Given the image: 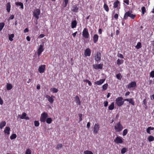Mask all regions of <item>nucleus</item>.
<instances>
[{
	"label": "nucleus",
	"mask_w": 154,
	"mask_h": 154,
	"mask_svg": "<svg viewBox=\"0 0 154 154\" xmlns=\"http://www.w3.org/2000/svg\"><path fill=\"white\" fill-rule=\"evenodd\" d=\"M115 130L116 132H120L122 131L123 127L120 122L117 123L114 126Z\"/></svg>",
	"instance_id": "1"
},
{
	"label": "nucleus",
	"mask_w": 154,
	"mask_h": 154,
	"mask_svg": "<svg viewBox=\"0 0 154 154\" xmlns=\"http://www.w3.org/2000/svg\"><path fill=\"white\" fill-rule=\"evenodd\" d=\"M131 11H128V12H126L125 14L123 19L126 20L127 19L128 17H130L131 19H133L134 18L135 16V15L132 14Z\"/></svg>",
	"instance_id": "2"
},
{
	"label": "nucleus",
	"mask_w": 154,
	"mask_h": 154,
	"mask_svg": "<svg viewBox=\"0 0 154 154\" xmlns=\"http://www.w3.org/2000/svg\"><path fill=\"white\" fill-rule=\"evenodd\" d=\"M48 117V114L45 112H43L41 115L40 120L42 122H45Z\"/></svg>",
	"instance_id": "3"
},
{
	"label": "nucleus",
	"mask_w": 154,
	"mask_h": 154,
	"mask_svg": "<svg viewBox=\"0 0 154 154\" xmlns=\"http://www.w3.org/2000/svg\"><path fill=\"white\" fill-rule=\"evenodd\" d=\"M123 99L122 97H118L116 100V104L119 106H120L122 105L124 103V100H123Z\"/></svg>",
	"instance_id": "4"
},
{
	"label": "nucleus",
	"mask_w": 154,
	"mask_h": 154,
	"mask_svg": "<svg viewBox=\"0 0 154 154\" xmlns=\"http://www.w3.org/2000/svg\"><path fill=\"white\" fill-rule=\"evenodd\" d=\"M33 13L34 17H35L37 19H38L40 14V10L39 9L37 8L33 12Z\"/></svg>",
	"instance_id": "5"
},
{
	"label": "nucleus",
	"mask_w": 154,
	"mask_h": 154,
	"mask_svg": "<svg viewBox=\"0 0 154 154\" xmlns=\"http://www.w3.org/2000/svg\"><path fill=\"white\" fill-rule=\"evenodd\" d=\"M82 35L84 38H88L89 36L88 30L86 28H85L83 31Z\"/></svg>",
	"instance_id": "6"
},
{
	"label": "nucleus",
	"mask_w": 154,
	"mask_h": 154,
	"mask_svg": "<svg viewBox=\"0 0 154 154\" xmlns=\"http://www.w3.org/2000/svg\"><path fill=\"white\" fill-rule=\"evenodd\" d=\"M122 138L120 136H117L114 140V142L117 144H122L123 143V141Z\"/></svg>",
	"instance_id": "7"
},
{
	"label": "nucleus",
	"mask_w": 154,
	"mask_h": 154,
	"mask_svg": "<svg viewBox=\"0 0 154 154\" xmlns=\"http://www.w3.org/2000/svg\"><path fill=\"white\" fill-rule=\"evenodd\" d=\"M94 132L95 134H97L100 129L99 125L98 123L95 124L94 127Z\"/></svg>",
	"instance_id": "8"
},
{
	"label": "nucleus",
	"mask_w": 154,
	"mask_h": 154,
	"mask_svg": "<svg viewBox=\"0 0 154 154\" xmlns=\"http://www.w3.org/2000/svg\"><path fill=\"white\" fill-rule=\"evenodd\" d=\"M43 46L44 44H41L39 45L37 52V54L39 57L44 50Z\"/></svg>",
	"instance_id": "9"
},
{
	"label": "nucleus",
	"mask_w": 154,
	"mask_h": 154,
	"mask_svg": "<svg viewBox=\"0 0 154 154\" xmlns=\"http://www.w3.org/2000/svg\"><path fill=\"white\" fill-rule=\"evenodd\" d=\"M101 54L99 52H97L95 56V60L96 61H100L101 60Z\"/></svg>",
	"instance_id": "10"
},
{
	"label": "nucleus",
	"mask_w": 154,
	"mask_h": 154,
	"mask_svg": "<svg viewBox=\"0 0 154 154\" xmlns=\"http://www.w3.org/2000/svg\"><path fill=\"white\" fill-rule=\"evenodd\" d=\"M45 65H41L39 67L38 69V71L40 73H42L45 72Z\"/></svg>",
	"instance_id": "11"
},
{
	"label": "nucleus",
	"mask_w": 154,
	"mask_h": 154,
	"mask_svg": "<svg viewBox=\"0 0 154 154\" xmlns=\"http://www.w3.org/2000/svg\"><path fill=\"white\" fill-rule=\"evenodd\" d=\"M124 101H128L129 103L131 104L133 106H134L135 105V102L133 98L125 99H124Z\"/></svg>",
	"instance_id": "12"
},
{
	"label": "nucleus",
	"mask_w": 154,
	"mask_h": 154,
	"mask_svg": "<svg viewBox=\"0 0 154 154\" xmlns=\"http://www.w3.org/2000/svg\"><path fill=\"white\" fill-rule=\"evenodd\" d=\"M91 50L89 48H87L85 51L84 52V55L86 56H89L91 55Z\"/></svg>",
	"instance_id": "13"
},
{
	"label": "nucleus",
	"mask_w": 154,
	"mask_h": 154,
	"mask_svg": "<svg viewBox=\"0 0 154 154\" xmlns=\"http://www.w3.org/2000/svg\"><path fill=\"white\" fill-rule=\"evenodd\" d=\"M103 64L100 63L98 64L93 65L94 68L95 69H102L103 68Z\"/></svg>",
	"instance_id": "14"
},
{
	"label": "nucleus",
	"mask_w": 154,
	"mask_h": 154,
	"mask_svg": "<svg viewBox=\"0 0 154 154\" xmlns=\"http://www.w3.org/2000/svg\"><path fill=\"white\" fill-rule=\"evenodd\" d=\"M136 82H131L128 85V88H131L134 87L136 86Z\"/></svg>",
	"instance_id": "15"
},
{
	"label": "nucleus",
	"mask_w": 154,
	"mask_h": 154,
	"mask_svg": "<svg viewBox=\"0 0 154 154\" xmlns=\"http://www.w3.org/2000/svg\"><path fill=\"white\" fill-rule=\"evenodd\" d=\"M45 97L51 103H53L54 99L48 95H46Z\"/></svg>",
	"instance_id": "16"
},
{
	"label": "nucleus",
	"mask_w": 154,
	"mask_h": 154,
	"mask_svg": "<svg viewBox=\"0 0 154 154\" xmlns=\"http://www.w3.org/2000/svg\"><path fill=\"white\" fill-rule=\"evenodd\" d=\"M105 80V79H100V80L95 82L94 83L97 85H100L104 82Z\"/></svg>",
	"instance_id": "17"
},
{
	"label": "nucleus",
	"mask_w": 154,
	"mask_h": 154,
	"mask_svg": "<svg viewBox=\"0 0 154 154\" xmlns=\"http://www.w3.org/2000/svg\"><path fill=\"white\" fill-rule=\"evenodd\" d=\"M10 128L8 127H6L4 130V132L5 134L9 135L10 134Z\"/></svg>",
	"instance_id": "18"
},
{
	"label": "nucleus",
	"mask_w": 154,
	"mask_h": 154,
	"mask_svg": "<svg viewBox=\"0 0 154 154\" xmlns=\"http://www.w3.org/2000/svg\"><path fill=\"white\" fill-rule=\"evenodd\" d=\"M77 23L76 20H74L72 22L71 28L72 29L75 28L77 26Z\"/></svg>",
	"instance_id": "19"
},
{
	"label": "nucleus",
	"mask_w": 154,
	"mask_h": 154,
	"mask_svg": "<svg viewBox=\"0 0 154 154\" xmlns=\"http://www.w3.org/2000/svg\"><path fill=\"white\" fill-rule=\"evenodd\" d=\"M6 10L8 12H9L11 10V5L10 2L6 4Z\"/></svg>",
	"instance_id": "20"
},
{
	"label": "nucleus",
	"mask_w": 154,
	"mask_h": 154,
	"mask_svg": "<svg viewBox=\"0 0 154 154\" xmlns=\"http://www.w3.org/2000/svg\"><path fill=\"white\" fill-rule=\"evenodd\" d=\"M98 39V36L97 34L94 35L93 37V40L94 43H95L97 41Z\"/></svg>",
	"instance_id": "21"
},
{
	"label": "nucleus",
	"mask_w": 154,
	"mask_h": 154,
	"mask_svg": "<svg viewBox=\"0 0 154 154\" xmlns=\"http://www.w3.org/2000/svg\"><path fill=\"white\" fill-rule=\"evenodd\" d=\"M75 102H76V103L77 104H78L79 105H80V103H81L80 101V99H79V98L78 96H76L75 97Z\"/></svg>",
	"instance_id": "22"
},
{
	"label": "nucleus",
	"mask_w": 154,
	"mask_h": 154,
	"mask_svg": "<svg viewBox=\"0 0 154 154\" xmlns=\"http://www.w3.org/2000/svg\"><path fill=\"white\" fill-rule=\"evenodd\" d=\"M6 124V122L5 121H3L1 122L0 123V128L2 129L3 127L5 126Z\"/></svg>",
	"instance_id": "23"
},
{
	"label": "nucleus",
	"mask_w": 154,
	"mask_h": 154,
	"mask_svg": "<svg viewBox=\"0 0 154 154\" xmlns=\"http://www.w3.org/2000/svg\"><path fill=\"white\" fill-rule=\"evenodd\" d=\"M26 114L25 112H23L21 116V119H29V118L28 117H26Z\"/></svg>",
	"instance_id": "24"
},
{
	"label": "nucleus",
	"mask_w": 154,
	"mask_h": 154,
	"mask_svg": "<svg viewBox=\"0 0 154 154\" xmlns=\"http://www.w3.org/2000/svg\"><path fill=\"white\" fill-rule=\"evenodd\" d=\"M15 5L17 6H20V8L22 9H23V4L20 2H15Z\"/></svg>",
	"instance_id": "25"
},
{
	"label": "nucleus",
	"mask_w": 154,
	"mask_h": 154,
	"mask_svg": "<svg viewBox=\"0 0 154 154\" xmlns=\"http://www.w3.org/2000/svg\"><path fill=\"white\" fill-rule=\"evenodd\" d=\"M13 86L11 84L8 83L7 84V89L8 90H11Z\"/></svg>",
	"instance_id": "26"
},
{
	"label": "nucleus",
	"mask_w": 154,
	"mask_h": 154,
	"mask_svg": "<svg viewBox=\"0 0 154 154\" xmlns=\"http://www.w3.org/2000/svg\"><path fill=\"white\" fill-rule=\"evenodd\" d=\"M154 130V128L152 127H149L148 128L146 129V132L149 134H150V130Z\"/></svg>",
	"instance_id": "27"
},
{
	"label": "nucleus",
	"mask_w": 154,
	"mask_h": 154,
	"mask_svg": "<svg viewBox=\"0 0 154 154\" xmlns=\"http://www.w3.org/2000/svg\"><path fill=\"white\" fill-rule=\"evenodd\" d=\"M114 107V102H112L111 104L109 106L108 109L109 110H112Z\"/></svg>",
	"instance_id": "28"
},
{
	"label": "nucleus",
	"mask_w": 154,
	"mask_h": 154,
	"mask_svg": "<svg viewBox=\"0 0 154 154\" xmlns=\"http://www.w3.org/2000/svg\"><path fill=\"white\" fill-rule=\"evenodd\" d=\"M141 43L140 42H138L137 45L135 46V48L137 49H139L141 48Z\"/></svg>",
	"instance_id": "29"
},
{
	"label": "nucleus",
	"mask_w": 154,
	"mask_h": 154,
	"mask_svg": "<svg viewBox=\"0 0 154 154\" xmlns=\"http://www.w3.org/2000/svg\"><path fill=\"white\" fill-rule=\"evenodd\" d=\"M108 84L107 83L105 84L104 85H103L102 86V90L103 91H104L106 90L108 87Z\"/></svg>",
	"instance_id": "30"
},
{
	"label": "nucleus",
	"mask_w": 154,
	"mask_h": 154,
	"mask_svg": "<svg viewBox=\"0 0 154 154\" xmlns=\"http://www.w3.org/2000/svg\"><path fill=\"white\" fill-rule=\"evenodd\" d=\"M123 60L118 59L117 61V63L118 65H119L123 63Z\"/></svg>",
	"instance_id": "31"
},
{
	"label": "nucleus",
	"mask_w": 154,
	"mask_h": 154,
	"mask_svg": "<svg viewBox=\"0 0 154 154\" xmlns=\"http://www.w3.org/2000/svg\"><path fill=\"white\" fill-rule=\"evenodd\" d=\"M119 2L118 0H116L114 3V7L115 8L118 7L119 4Z\"/></svg>",
	"instance_id": "32"
},
{
	"label": "nucleus",
	"mask_w": 154,
	"mask_h": 154,
	"mask_svg": "<svg viewBox=\"0 0 154 154\" xmlns=\"http://www.w3.org/2000/svg\"><path fill=\"white\" fill-rule=\"evenodd\" d=\"M103 8L107 12H108L109 11V9L108 5L104 3L103 5Z\"/></svg>",
	"instance_id": "33"
},
{
	"label": "nucleus",
	"mask_w": 154,
	"mask_h": 154,
	"mask_svg": "<svg viewBox=\"0 0 154 154\" xmlns=\"http://www.w3.org/2000/svg\"><path fill=\"white\" fill-rule=\"evenodd\" d=\"M46 121L47 123L50 124L51 123L52 121V120L51 118H48L47 119Z\"/></svg>",
	"instance_id": "34"
},
{
	"label": "nucleus",
	"mask_w": 154,
	"mask_h": 154,
	"mask_svg": "<svg viewBox=\"0 0 154 154\" xmlns=\"http://www.w3.org/2000/svg\"><path fill=\"white\" fill-rule=\"evenodd\" d=\"M51 91H52L53 93H55L58 92V89L55 88H53L51 89Z\"/></svg>",
	"instance_id": "35"
},
{
	"label": "nucleus",
	"mask_w": 154,
	"mask_h": 154,
	"mask_svg": "<svg viewBox=\"0 0 154 154\" xmlns=\"http://www.w3.org/2000/svg\"><path fill=\"white\" fill-rule=\"evenodd\" d=\"M148 140L149 142L153 141L154 140V137L152 136H150L148 137Z\"/></svg>",
	"instance_id": "36"
},
{
	"label": "nucleus",
	"mask_w": 154,
	"mask_h": 154,
	"mask_svg": "<svg viewBox=\"0 0 154 154\" xmlns=\"http://www.w3.org/2000/svg\"><path fill=\"white\" fill-rule=\"evenodd\" d=\"M17 137V135L16 134H12L10 136V138L11 140L15 139Z\"/></svg>",
	"instance_id": "37"
},
{
	"label": "nucleus",
	"mask_w": 154,
	"mask_h": 154,
	"mask_svg": "<svg viewBox=\"0 0 154 154\" xmlns=\"http://www.w3.org/2000/svg\"><path fill=\"white\" fill-rule=\"evenodd\" d=\"M14 37V34H11L9 36L8 38L10 41H12L13 40V38Z\"/></svg>",
	"instance_id": "38"
},
{
	"label": "nucleus",
	"mask_w": 154,
	"mask_h": 154,
	"mask_svg": "<svg viewBox=\"0 0 154 154\" xmlns=\"http://www.w3.org/2000/svg\"><path fill=\"white\" fill-rule=\"evenodd\" d=\"M116 77L117 78V79H118L119 80H121L122 78V76L121 74L119 73L118 74H117L116 75Z\"/></svg>",
	"instance_id": "39"
},
{
	"label": "nucleus",
	"mask_w": 154,
	"mask_h": 154,
	"mask_svg": "<svg viewBox=\"0 0 154 154\" xmlns=\"http://www.w3.org/2000/svg\"><path fill=\"white\" fill-rule=\"evenodd\" d=\"M127 150V149L126 148L124 147L123 148L121 151V153L122 154L125 153Z\"/></svg>",
	"instance_id": "40"
},
{
	"label": "nucleus",
	"mask_w": 154,
	"mask_h": 154,
	"mask_svg": "<svg viewBox=\"0 0 154 154\" xmlns=\"http://www.w3.org/2000/svg\"><path fill=\"white\" fill-rule=\"evenodd\" d=\"M5 26V24L3 23H0V31H1L3 28Z\"/></svg>",
	"instance_id": "41"
},
{
	"label": "nucleus",
	"mask_w": 154,
	"mask_h": 154,
	"mask_svg": "<svg viewBox=\"0 0 154 154\" xmlns=\"http://www.w3.org/2000/svg\"><path fill=\"white\" fill-rule=\"evenodd\" d=\"M84 153L85 154H93L91 151L89 150H86L84 151Z\"/></svg>",
	"instance_id": "42"
},
{
	"label": "nucleus",
	"mask_w": 154,
	"mask_h": 154,
	"mask_svg": "<svg viewBox=\"0 0 154 154\" xmlns=\"http://www.w3.org/2000/svg\"><path fill=\"white\" fill-rule=\"evenodd\" d=\"M63 146L62 144L61 143H60L57 145L56 148L58 149H61Z\"/></svg>",
	"instance_id": "43"
},
{
	"label": "nucleus",
	"mask_w": 154,
	"mask_h": 154,
	"mask_svg": "<svg viewBox=\"0 0 154 154\" xmlns=\"http://www.w3.org/2000/svg\"><path fill=\"white\" fill-rule=\"evenodd\" d=\"M73 11L75 12L77 11L78 8V7L76 5H74L73 7Z\"/></svg>",
	"instance_id": "44"
},
{
	"label": "nucleus",
	"mask_w": 154,
	"mask_h": 154,
	"mask_svg": "<svg viewBox=\"0 0 154 154\" xmlns=\"http://www.w3.org/2000/svg\"><path fill=\"white\" fill-rule=\"evenodd\" d=\"M35 126L36 127H38L39 125V123L38 121H35L34 122Z\"/></svg>",
	"instance_id": "45"
},
{
	"label": "nucleus",
	"mask_w": 154,
	"mask_h": 154,
	"mask_svg": "<svg viewBox=\"0 0 154 154\" xmlns=\"http://www.w3.org/2000/svg\"><path fill=\"white\" fill-rule=\"evenodd\" d=\"M31 151L29 149H28L26 150L25 152V154H31Z\"/></svg>",
	"instance_id": "46"
},
{
	"label": "nucleus",
	"mask_w": 154,
	"mask_h": 154,
	"mask_svg": "<svg viewBox=\"0 0 154 154\" xmlns=\"http://www.w3.org/2000/svg\"><path fill=\"white\" fill-rule=\"evenodd\" d=\"M128 133V130L127 129H125L123 132V135L125 136Z\"/></svg>",
	"instance_id": "47"
},
{
	"label": "nucleus",
	"mask_w": 154,
	"mask_h": 154,
	"mask_svg": "<svg viewBox=\"0 0 154 154\" xmlns=\"http://www.w3.org/2000/svg\"><path fill=\"white\" fill-rule=\"evenodd\" d=\"M143 14H144L146 11V8L144 7H143L141 8Z\"/></svg>",
	"instance_id": "48"
},
{
	"label": "nucleus",
	"mask_w": 154,
	"mask_h": 154,
	"mask_svg": "<svg viewBox=\"0 0 154 154\" xmlns=\"http://www.w3.org/2000/svg\"><path fill=\"white\" fill-rule=\"evenodd\" d=\"M150 76L153 78L154 77V71H152L150 73Z\"/></svg>",
	"instance_id": "49"
},
{
	"label": "nucleus",
	"mask_w": 154,
	"mask_h": 154,
	"mask_svg": "<svg viewBox=\"0 0 154 154\" xmlns=\"http://www.w3.org/2000/svg\"><path fill=\"white\" fill-rule=\"evenodd\" d=\"M64 2L65 3L64 7H66L67 5L68 2V0H64Z\"/></svg>",
	"instance_id": "50"
},
{
	"label": "nucleus",
	"mask_w": 154,
	"mask_h": 154,
	"mask_svg": "<svg viewBox=\"0 0 154 154\" xmlns=\"http://www.w3.org/2000/svg\"><path fill=\"white\" fill-rule=\"evenodd\" d=\"M118 56L119 57L121 58H123L124 57L123 55L121 54H118Z\"/></svg>",
	"instance_id": "51"
},
{
	"label": "nucleus",
	"mask_w": 154,
	"mask_h": 154,
	"mask_svg": "<svg viewBox=\"0 0 154 154\" xmlns=\"http://www.w3.org/2000/svg\"><path fill=\"white\" fill-rule=\"evenodd\" d=\"M79 121L80 122L82 120V114H79Z\"/></svg>",
	"instance_id": "52"
},
{
	"label": "nucleus",
	"mask_w": 154,
	"mask_h": 154,
	"mask_svg": "<svg viewBox=\"0 0 154 154\" xmlns=\"http://www.w3.org/2000/svg\"><path fill=\"white\" fill-rule=\"evenodd\" d=\"M14 18V16L13 15H12L10 16L8 20H12Z\"/></svg>",
	"instance_id": "53"
},
{
	"label": "nucleus",
	"mask_w": 154,
	"mask_h": 154,
	"mask_svg": "<svg viewBox=\"0 0 154 154\" xmlns=\"http://www.w3.org/2000/svg\"><path fill=\"white\" fill-rule=\"evenodd\" d=\"M143 105H146V104H147V101L146 100V99H144L143 102Z\"/></svg>",
	"instance_id": "54"
},
{
	"label": "nucleus",
	"mask_w": 154,
	"mask_h": 154,
	"mask_svg": "<svg viewBox=\"0 0 154 154\" xmlns=\"http://www.w3.org/2000/svg\"><path fill=\"white\" fill-rule=\"evenodd\" d=\"M103 103L104 104V106L105 107H106L108 105V102L107 101H105Z\"/></svg>",
	"instance_id": "55"
},
{
	"label": "nucleus",
	"mask_w": 154,
	"mask_h": 154,
	"mask_svg": "<svg viewBox=\"0 0 154 154\" xmlns=\"http://www.w3.org/2000/svg\"><path fill=\"white\" fill-rule=\"evenodd\" d=\"M118 14H116L114 16V18L115 19H117L118 18Z\"/></svg>",
	"instance_id": "56"
},
{
	"label": "nucleus",
	"mask_w": 154,
	"mask_h": 154,
	"mask_svg": "<svg viewBox=\"0 0 154 154\" xmlns=\"http://www.w3.org/2000/svg\"><path fill=\"white\" fill-rule=\"evenodd\" d=\"M45 36V35L44 34H41L39 35V37L40 38H42L44 37Z\"/></svg>",
	"instance_id": "57"
},
{
	"label": "nucleus",
	"mask_w": 154,
	"mask_h": 154,
	"mask_svg": "<svg viewBox=\"0 0 154 154\" xmlns=\"http://www.w3.org/2000/svg\"><path fill=\"white\" fill-rule=\"evenodd\" d=\"M3 104V101L1 99V97H0V104L1 105H2Z\"/></svg>",
	"instance_id": "58"
},
{
	"label": "nucleus",
	"mask_w": 154,
	"mask_h": 154,
	"mask_svg": "<svg viewBox=\"0 0 154 154\" xmlns=\"http://www.w3.org/2000/svg\"><path fill=\"white\" fill-rule=\"evenodd\" d=\"M87 127L88 128H89L90 127V122H88L87 125Z\"/></svg>",
	"instance_id": "59"
},
{
	"label": "nucleus",
	"mask_w": 154,
	"mask_h": 154,
	"mask_svg": "<svg viewBox=\"0 0 154 154\" xmlns=\"http://www.w3.org/2000/svg\"><path fill=\"white\" fill-rule=\"evenodd\" d=\"M37 89L38 90H39L40 88V85L39 84H38L37 87Z\"/></svg>",
	"instance_id": "60"
},
{
	"label": "nucleus",
	"mask_w": 154,
	"mask_h": 154,
	"mask_svg": "<svg viewBox=\"0 0 154 154\" xmlns=\"http://www.w3.org/2000/svg\"><path fill=\"white\" fill-rule=\"evenodd\" d=\"M29 31L28 29L27 28H26L24 30V33H26V32H28Z\"/></svg>",
	"instance_id": "61"
},
{
	"label": "nucleus",
	"mask_w": 154,
	"mask_h": 154,
	"mask_svg": "<svg viewBox=\"0 0 154 154\" xmlns=\"http://www.w3.org/2000/svg\"><path fill=\"white\" fill-rule=\"evenodd\" d=\"M77 33V32H76L72 34V35L74 37H75V36L76 35Z\"/></svg>",
	"instance_id": "62"
},
{
	"label": "nucleus",
	"mask_w": 154,
	"mask_h": 154,
	"mask_svg": "<svg viewBox=\"0 0 154 154\" xmlns=\"http://www.w3.org/2000/svg\"><path fill=\"white\" fill-rule=\"evenodd\" d=\"M98 33L100 34H102V29H99L98 30Z\"/></svg>",
	"instance_id": "63"
},
{
	"label": "nucleus",
	"mask_w": 154,
	"mask_h": 154,
	"mask_svg": "<svg viewBox=\"0 0 154 154\" xmlns=\"http://www.w3.org/2000/svg\"><path fill=\"white\" fill-rule=\"evenodd\" d=\"M151 44L153 46H154V39L153 41H151Z\"/></svg>",
	"instance_id": "64"
}]
</instances>
